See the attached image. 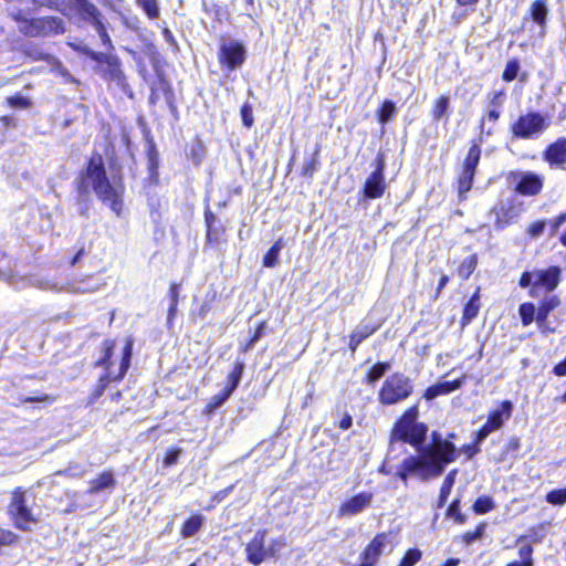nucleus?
Wrapping results in <instances>:
<instances>
[{
    "mask_svg": "<svg viewBox=\"0 0 566 566\" xmlns=\"http://www.w3.org/2000/svg\"><path fill=\"white\" fill-rule=\"evenodd\" d=\"M417 406L405 411L392 430L391 443L397 441L410 443L418 449L419 455L406 458L396 470L386 460L380 469L384 474L397 475L405 484L409 475L423 481L439 476L446 465L455 461L457 458L454 444L443 439L438 432H432L430 443L420 447L428 428L426 424L417 422Z\"/></svg>",
    "mask_w": 566,
    "mask_h": 566,
    "instance_id": "1",
    "label": "nucleus"
},
{
    "mask_svg": "<svg viewBox=\"0 0 566 566\" xmlns=\"http://www.w3.org/2000/svg\"><path fill=\"white\" fill-rule=\"evenodd\" d=\"M83 184L92 186L98 198L113 211L119 213L122 209V187L111 184L106 177L104 161L99 154H94L91 157Z\"/></svg>",
    "mask_w": 566,
    "mask_h": 566,
    "instance_id": "2",
    "label": "nucleus"
},
{
    "mask_svg": "<svg viewBox=\"0 0 566 566\" xmlns=\"http://www.w3.org/2000/svg\"><path fill=\"white\" fill-rule=\"evenodd\" d=\"M9 15L17 22L19 31L27 36H52L65 32L64 22L57 17L29 18L30 11H23L11 4Z\"/></svg>",
    "mask_w": 566,
    "mask_h": 566,
    "instance_id": "3",
    "label": "nucleus"
},
{
    "mask_svg": "<svg viewBox=\"0 0 566 566\" xmlns=\"http://www.w3.org/2000/svg\"><path fill=\"white\" fill-rule=\"evenodd\" d=\"M114 342L105 340L104 343V357L98 361V365L104 366L106 368V374L101 377L99 385L96 390V396H101L107 385L111 381L119 380L124 377L127 369L129 368L132 349H133V339L129 337L126 339L125 346L123 348V356L120 359L118 371L115 373L113 369V363L111 361L112 353H113Z\"/></svg>",
    "mask_w": 566,
    "mask_h": 566,
    "instance_id": "4",
    "label": "nucleus"
},
{
    "mask_svg": "<svg viewBox=\"0 0 566 566\" xmlns=\"http://www.w3.org/2000/svg\"><path fill=\"white\" fill-rule=\"evenodd\" d=\"M413 391L412 381L403 374H392L382 384L378 400L380 403L390 406L406 400Z\"/></svg>",
    "mask_w": 566,
    "mask_h": 566,
    "instance_id": "5",
    "label": "nucleus"
},
{
    "mask_svg": "<svg viewBox=\"0 0 566 566\" xmlns=\"http://www.w3.org/2000/svg\"><path fill=\"white\" fill-rule=\"evenodd\" d=\"M9 514L17 528L22 531L31 530V524L36 523L35 516L25 505V499L20 490L13 492L12 501L9 505Z\"/></svg>",
    "mask_w": 566,
    "mask_h": 566,
    "instance_id": "6",
    "label": "nucleus"
},
{
    "mask_svg": "<svg viewBox=\"0 0 566 566\" xmlns=\"http://www.w3.org/2000/svg\"><path fill=\"white\" fill-rule=\"evenodd\" d=\"M547 128L544 117L538 113H528L521 116L513 125L512 132L521 138H532Z\"/></svg>",
    "mask_w": 566,
    "mask_h": 566,
    "instance_id": "7",
    "label": "nucleus"
},
{
    "mask_svg": "<svg viewBox=\"0 0 566 566\" xmlns=\"http://www.w3.org/2000/svg\"><path fill=\"white\" fill-rule=\"evenodd\" d=\"M515 191L523 196H536L543 189L544 179L532 171H515L510 175Z\"/></svg>",
    "mask_w": 566,
    "mask_h": 566,
    "instance_id": "8",
    "label": "nucleus"
},
{
    "mask_svg": "<svg viewBox=\"0 0 566 566\" xmlns=\"http://www.w3.org/2000/svg\"><path fill=\"white\" fill-rule=\"evenodd\" d=\"M385 158L384 155H378L376 159V169L373 174L367 178L364 186L365 197L368 199L380 198L386 190L385 182Z\"/></svg>",
    "mask_w": 566,
    "mask_h": 566,
    "instance_id": "9",
    "label": "nucleus"
},
{
    "mask_svg": "<svg viewBox=\"0 0 566 566\" xmlns=\"http://www.w3.org/2000/svg\"><path fill=\"white\" fill-rule=\"evenodd\" d=\"M219 60L229 70L240 67L245 60L244 46L234 40L223 42L220 46Z\"/></svg>",
    "mask_w": 566,
    "mask_h": 566,
    "instance_id": "10",
    "label": "nucleus"
},
{
    "mask_svg": "<svg viewBox=\"0 0 566 566\" xmlns=\"http://www.w3.org/2000/svg\"><path fill=\"white\" fill-rule=\"evenodd\" d=\"M535 280L530 291L532 296H538L541 290L552 292L559 283L560 269L557 266H551L547 270L534 271Z\"/></svg>",
    "mask_w": 566,
    "mask_h": 566,
    "instance_id": "11",
    "label": "nucleus"
},
{
    "mask_svg": "<svg viewBox=\"0 0 566 566\" xmlns=\"http://www.w3.org/2000/svg\"><path fill=\"white\" fill-rule=\"evenodd\" d=\"M374 500V494L371 492H361L358 493L347 500H345L339 509L338 516L339 517H350L355 516L366 509H368Z\"/></svg>",
    "mask_w": 566,
    "mask_h": 566,
    "instance_id": "12",
    "label": "nucleus"
},
{
    "mask_svg": "<svg viewBox=\"0 0 566 566\" xmlns=\"http://www.w3.org/2000/svg\"><path fill=\"white\" fill-rule=\"evenodd\" d=\"M391 541V533H380L376 535L370 544L366 547L363 560L368 566H374L386 549L392 548Z\"/></svg>",
    "mask_w": 566,
    "mask_h": 566,
    "instance_id": "13",
    "label": "nucleus"
},
{
    "mask_svg": "<svg viewBox=\"0 0 566 566\" xmlns=\"http://www.w3.org/2000/svg\"><path fill=\"white\" fill-rule=\"evenodd\" d=\"M265 531L256 532L252 541L247 545L248 560L253 565H260L266 557Z\"/></svg>",
    "mask_w": 566,
    "mask_h": 566,
    "instance_id": "14",
    "label": "nucleus"
},
{
    "mask_svg": "<svg viewBox=\"0 0 566 566\" xmlns=\"http://www.w3.org/2000/svg\"><path fill=\"white\" fill-rule=\"evenodd\" d=\"M74 8L85 21L93 27L101 22V12L97 7L88 0H74Z\"/></svg>",
    "mask_w": 566,
    "mask_h": 566,
    "instance_id": "15",
    "label": "nucleus"
},
{
    "mask_svg": "<svg viewBox=\"0 0 566 566\" xmlns=\"http://www.w3.org/2000/svg\"><path fill=\"white\" fill-rule=\"evenodd\" d=\"M545 159L553 166H563L566 164V138H559L551 145L546 153Z\"/></svg>",
    "mask_w": 566,
    "mask_h": 566,
    "instance_id": "16",
    "label": "nucleus"
},
{
    "mask_svg": "<svg viewBox=\"0 0 566 566\" xmlns=\"http://www.w3.org/2000/svg\"><path fill=\"white\" fill-rule=\"evenodd\" d=\"M462 384H463V378H460V379H457L453 381H443V382L436 384L426 390L424 398L427 400H431L438 396L450 394V392L454 391L455 389L460 388Z\"/></svg>",
    "mask_w": 566,
    "mask_h": 566,
    "instance_id": "17",
    "label": "nucleus"
},
{
    "mask_svg": "<svg viewBox=\"0 0 566 566\" xmlns=\"http://www.w3.org/2000/svg\"><path fill=\"white\" fill-rule=\"evenodd\" d=\"M378 326H369L367 324H359L349 336V348L353 353L356 352L359 344L374 334Z\"/></svg>",
    "mask_w": 566,
    "mask_h": 566,
    "instance_id": "18",
    "label": "nucleus"
},
{
    "mask_svg": "<svg viewBox=\"0 0 566 566\" xmlns=\"http://www.w3.org/2000/svg\"><path fill=\"white\" fill-rule=\"evenodd\" d=\"M513 405L511 401H503L501 406L493 410L490 416L489 420L496 426L497 429H501L503 423L509 420L512 416Z\"/></svg>",
    "mask_w": 566,
    "mask_h": 566,
    "instance_id": "19",
    "label": "nucleus"
},
{
    "mask_svg": "<svg viewBox=\"0 0 566 566\" xmlns=\"http://www.w3.org/2000/svg\"><path fill=\"white\" fill-rule=\"evenodd\" d=\"M559 305V300L556 296H548L543 300L539 307L536 310V323L542 327L546 322L548 314Z\"/></svg>",
    "mask_w": 566,
    "mask_h": 566,
    "instance_id": "20",
    "label": "nucleus"
},
{
    "mask_svg": "<svg viewBox=\"0 0 566 566\" xmlns=\"http://www.w3.org/2000/svg\"><path fill=\"white\" fill-rule=\"evenodd\" d=\"M90 493H97L106 489H113L115 486V479L111 471L103 472L98 478L90 482Z\"/></svg>",
    "mask_w": 566,
    "mask_h": 566,
    "instance_id": "21",
    "label": "nucleus"
},
{
    "mask_svg": "<svg viewBox=\"0 0 566 566\" xmlns=\"http://www.w3.org/2000/svg\"><path fill=\"white\" fill-rule=\"evenodd\" d=\"M450 109V98L446 95H441L438 97L432 106V118L434 120H440L441 118L448 119Z\"/></svg>",
    "mask_w": 566,
    "mask_h": 566,
    "instance_id": "22",
    "label": "nucleus"
},
{
    "mask_svg": "<svg viewBox=\"0 0 566 566\" xmlns=\"http://www.w3.org/2000/svg\"><path fill=\"white\" fill-rule=\"evenodd\" d=\"M479 310V291H476L464 306L462 325L469 324L478 315Z\"/></svg>",
    "mask_w": 566,
    "mask_h": 566,
    "instance_id": "23",
    "label": "nucleus"
},
{
    "mask_svg": "<svg viewBox=\"0 0 566 566\" xmlns=\"http://www.w3.org/2000/svg\"><path fill=\"white\" fill-rule=\"evenodd\" d=\"M243 368H244L243 363L237 361L234 364L232 371L229 374L228 385L223 389L224 391L229 392V395H231L234 391V389L238 387V385L241 380L242 374H243Z\"/></svg>",
    "mask_w": 566,
    "mask_h": 566,
    "instance_id": "24",
    "label": "nucleus"
},
{
    "mask_svg": "<svg viewBox=\"0 0 566 566\" xmlns=\"http://www.w3.org/2000/svg\"><path fill=\"white\" fill-rule=\"evenodd\" d=\"M457 473H458L457 470H452L444 478L441 490H440L439 506H443L448 496L450 495L452 486L455 481Z\"/></svg>",
    "mask_w": 566,
    "mask_h": 566,
    "instance_id": "25",
    "label": "nucleus"
},
{
    "mask_svg": "<svg viewBox=\"0 0 566 566\" xmlns=\"http://www.w3.org/2000/svg\"><path fill=\"white\" fill-rule=\"evenodd\" d=\"M547 7L545 1L537 0L532 4L531 14L532 19L539 25H544L547 17Z\"/></svg>",
    "mask_w": 566,
    "mask_h": 566,
    "instance_id": "26",
    "label": "nucleus"
},
{
    "mask_svg": "<svg viewBox=\"0 0 566 566\" xmlns=\"http://www.w3.org/2000/svg\"><path fill=\"white\" fill-rule=\"evenodd\" d=\"M283 248V239L280 238L273 247L268 251L263 259V265L266 268H273L277 263V258Z\"/></svg>",
    "mask_w": 566,
    "mask_h": 566,
    "instance_id": "27",
    "label": "nucleus"
},
{
    "mask_svg": "<svg viewBox=\"0 0 566 566\" xmlns=\"http://www.w3.org/2000/svg\"><path fill=\"white\" fill-rule=\"evenodd\" d=\"M202 525V517L199 515L191 516L185 522L181 528V535L184 537H190L195 535Z\"/></svg>",
    "mask_w": 566,
    "mask_h": 566,
    "instance_id": "28",
    "label": "nucleus"
},
{
    "mask_svg": "<svg viewBox=\"0 0 566 566\" xmlns=\"http://www.w3.org/2000/svg\"><path fill=\"white\" fill-rule=\"evenodd\" d=\"M474 175H475V172L462 169V172L459 177V186H458L459 197L461 199H463L464 195L471 189Z\"/></svg>",
    "mask_w": 566,
    "mask_h": 566,
    "instance_id": "29",
    "label": "nucleus"
},
{
    "mask_svg": "<svg viewBox=\"0 0 566 566\" xmlns=\"http://www.w3.org/2000/svg\"><path fill=\"white\" fill-rule=\"evenodd\" d=\"M136 1L149 19L155 20L159 17L160 8L158 4V0H136Z\"/></svg>",
    "mask_w": 566,
    "mask_h": 566,
    "instance_id": "30",
    "label": "nucleus"
},
{
    "mask_svg": "<svg viewBox=\"0 0 566 566\" xmlns=\"http://www.w3.org/2000/svg\"><path fill=\"white\" fill-rule=\"evenodd\" d=\"M518 312L524 326H527L533 321H536V308L534 304L523 303L520 305Z\"/></svg>",
    "mask_w": 566,
    "mask_h": 566,
    "instance_id": "31",
    "label": "nucleus"
},
{
    "mask_svg": "<svg viewBox=\"0 0 566 566\" xmlns=\"http://www.w3.org/2000/svg\"><path fill=\"white\" fill-rule=\"evenodd\" d=\"M476 268V256L471 255L464 259L458 268V274L461 279L467 280Z\"/></svg>",
    "mask_w": 566,
    "mask_h": 566,
    "instance_id": "32",
    "label": "nucleus"
},
{
    "mask_svg": "<svg viewBox=\"0 0 566 566\" xmlns=\"http://www.w3.org/2000/svg\"><path fill=\"white\" fill-rule=\"evenodd\" d=\"M390 368V365L388 363H378L374 365L370 370L367 374L366 381L368 384H374L378 379H380L386 371Z\"/></svg>",
    "mask_w": 566,
    "mask_h": 566,
    "instance_id": "33",
    "label": "nucleus"
},
{
    "mask_svg": "<svg viewBox=\"0 0 566 566\" xmlns=\"http://www.w3.org/2000/svg\"><path fill=\"white\" fill-rule=\"evenodd\" d=\"M479 160H480V149L478 146L474 145L468 151L467 158L464 160L463 169L475 172Z\"/></svg>",
    "mask_w": 566,
    "mask_h": 566,
    "instance_id": "34",
    "label": "nucleus"
},
{
    "mask_svg": "<svg viewBox=\"0 0 566 566\" xmlns=\"http://www.w3.org/2000/svg\"><path fill=\"white\" fill-rule=\"evenodd\" d=\"M520 72V62L516 59L510 60L503 71L502 78L505 82L515 80Z\"/></svg>",
    "mask_w": 566,
    "mask_h": 566,
    "instance_id": "35",
    "label": "nucleus"
},
{
    "mask_svg": "<svg viewBox=\"0 0 566 566\" xmlns=\"http://www.w3.org/2000/svg\"><path fill=\"white\" fill-rule=\"evenodd\" d=\"M396 113V106L391 101H385L378 113V118L381 124L388 123Z\"/></svg>",
    "mask_w": 566,
    "mask_h": 566,
    "instance_id": "36",
    "label": "nucleus"
},
{
    "mask_svg": "<svg viewBox=\"0 0 566 566\" xmlns=\"http://www.w3.org/2000/svg\"><path fill=\"white\" fill-rule=\"evenodd\" d=\"M494 509L493 500L490 496L479 497L473 504L476 514H485Z\"/></svg>",
    "mask_w": 566,
    "mask_h": 566,
    "instance_id": "37",
    "label": "nucleus"
},
{
    "mask_svg": "<svg viewBox=\"0 0 566 566\" xmlns=\"http://www.w3.org/2000/svg\"><path fill=\"white\" fill-rule=\"evenodd\" d=\"M57 475H65L67 478H81L85 474V468L77 462L70 463L69 467L62 471L56 472Z\"/></svg>",
    "mask_w": 566,
    "mask_h": 566,
    "instance_id": "38",
    "label": "nucleus"
},
{
    "mask_svg": "<svg viewBox=\"0 0 566 566\" xmlns=\"http://www.w3.org/2000/svg\"><path fill=\"white\" fill-rule=\"evenodd\" d=\"M231 395L229 392L222 390L220 394L214 395L206 406V413L213 412L217 408H219Z\"/></svg>",
    "mask_w": 566,
    "mask_h": 566,
    "instance_id": "39",
    "label": "nucleus"
},
{
    "mask_svg": "<svg viewBox=\"0 0 566 566\" xmlns=\"http://www.w3.org/2000/svg\"><path fill=\"white\" fill-rule=\"evenodd\" d=\"M422 557V553L418 548L407 551L398 566H415Z\"/></svg>",
    "mask_w": 566,
    "mask_h": 566,
    "instance_id": "40",
    "label": "nucleus"
},
{
    "mask_svg": "<svg viewBox=\"0 0 566 566\" xmlns=\"http://www.w3.org/2000/svg\"><path fill=\"white\" fill-rule=\"evenodd\" d=\"M286 546V538L284 536H279L272 539L266 546L268 557L276 556L284 547Z\"/></svg>",
    "mask_w": 566,
    "mask_h": 566,
    "instance_id": "41",
    "label": "nucleus"
},
{
    "mask_svg": "<svg viewBox=\"0 0 566 566\" xmlns=\"http://www.w3.org/2000/svg\"><path fill=\"white\" fill-rule=\"evenodd\" d=\"M28 4H32L33 6V8H29V9L24 10V11H30V13L33 10H36V9H39L41 7H48L50 9L56 10V11H62L60 9L59 0H29Z\"/></svg>",
    "mask_w": 566,
    "mask_h": 566,
    "instance_id": "42",
    "label": "nucleus"
},
{
    "mask_svg": "<svg viewBox=\"0 0 566 566\" xmlns=\"http://www.w3.org/2000/svg\"><path fill=\"white\" fill-rule=\"evenodd\" d=\"M546 500L554 505H563L566 503V489L553 490L547 493Z\"/></svg>",
    "mask_w": 566,
    "mask_h": 566,
    "instance_id": "43",
    "label": "nucleus"
},
{
    "mask_svg": "<svg viewBox=\"0 0 566 566\" xmlns=\"http://www.w3.org/2000/svg\"><path fill=\"white\" fill-rule=\"evenodd\" d=\"M169 295L171 298L170 306H169V314L168 319L170 321L172 316L175 315L177 304H178V296H179V285L174 283L171 284L169 289Z\"/></svg>",
    "mask_w": 566,
    "mask_h": 566,
    "instance_id": "44",
    "label": "nucleus"
},
{
    "mask_svg": "<svg viewBox=\"0 0 566 566\" xmlns=\"http://www.w3.org/2000/svg\"><path fill=\"white\" fill-rule=\"evenodd\" d=\"M241 118H242V123L245 127L250 128L253 126L254 117H253L252 106L250 104L245 103L241 107Z\"/></svg>",
    "mask_w": 566,
    "mask_h": 566,
    "instance_id": "45",
    "label": "nucleus"
},
{
    "mask_svg": "<svg viewBox=\"0 0 566 566\" xmlns=\"http://www.w3.org/2000/svg\"><path fill=\"white\" fill-rule=\"evenodd\" d=\"M7 103L14 108H28L31 106L30 99L21 95H14L7 98Z\"/></svg>",
    "mask_w": 566,
    "mask_h": 566,
    "instance_id": "46",
    "label": "nucleus"
},
{
    "mask_svg": "<svg viewBox=\"0 0 566 566\" xmlns=\"http://www.w3.org/2000/svg\"><path fill=\"white\" fill-rule=\"evenodd\" d=\"M318 165V151L316 150L313 157L303 166V176L312 177L316 171Z\"/></svg>",
    "mask_w": 566,
    "mask_h": 566,
    "instance_id": "47",
    "label": "nucleus"
},
{
    "mask_svg": "<svg viewBox=\"0 0 566 566\" xmlns=\"http://www.w3.org/2000/svg\"><path fill=\"white\" fill-rule=\"evenodd\" d=\"M17 539L18 536L13 532L0 527V547L12 545Z\"/></svg>",
    "mask_w": 566,
    "mask_h": 566,
    "instance_id": "48",
    "label": "nucleus"
},
{
    "mask_svg": "<svg viewBox=\"0 0 566 566\" xmlns=\"http://www.w3.org/2000/svg\"><path fill=\"white\" fill-rule=\"evenodd\" d=\"M499 430L489 419L485 424L476 433V442H482L493 431Z\"/></svg>",
    "mask_w": 566,
    "mask_h": 566,
    "instance_id": "49",
    "label": "nucleus"
},
{
    "mask_svg": "<svg viewBox=\"0 0 566 566\" xmlns=\"http://www.w3.org/2000/svg\"><path fill=\"white\" fill-rule=\"evenodd\" d=\"M94 28H95L101 41L103 42V44L107 45L108 49H112L113 48L112 41H111L109 35L106 32V29H105L103 22L102 21L98 22L97 24L94 25Z\"/></svg>",
    "mask_w": 566,
    "mask_h": 566,
    "instance_id": "50",
    "label": "nucleus"
},
{
    "mask_svg": "<svg viewBox=\"0 0 566 566\" xmlns=\"http://www.w3.org/2000/svg\"><path fill=\"white\" fill-rule=\"evenodd\" d=\"M544 230H545V221H537L530 226L527 232L532 238H537L541 234H543Z\"/></svg>",
    "mask_w": 566,
    "mask_h": 566,
    "instance_id": "51",
    "label": "nucleus"
},
{
    "mask_svg": "<svg viewBox=\"0 0 566 566\" xmlns=\"http://www.w3.org/2000/svg\"><path fill=\"white\" fill-rule=\"evenodd\" d=\"M180 454H181V449L170 450L164 460V464L166 467H171V465L176 464Z\"/></svg>",
    "mask_w": 566,
    "mask_h": 566,
    "instance_id": "52",
    "label": "nucleus"
},
{
    "mask_svg": "<svg viewBox=\"0 0 566 566\" xmlns=\"http://www.w3.org/2000/svg\"><path fill=\"white\" fill-rule=\"evenodd\" d=\"M483 532H484V525L481 524L476 527V530L474 532L465 533L464 541L467 543H472L473 541L479 539L483 535Z\"/></svg>",
    "mask_w": 566,
    "mask_h": 566,
    "instance_id": "53",
    "label": "nucleus"
},
{
    "mask_svg": "<svg viewBox=\"0 0 566 566\" xmlns=\"http://www.w3.org/2000/svg\"><path fill=\"white\" fill-rule=\"evenodd\" d=\"M535 280L534 272H525L520 279V285L522 287L533 286Z\"/></svg>",
    "mask_w": 566,
    "mask_h": 566,
    "instance_id": "54",
    "label": "nucleus"
},
{
    "mask_svg": "<svg viewBox=\"0 0 566 566\" xmlns=\"http://www.w3.org/2000/svg\"><path fill=\"white\" fill-rule=\"evenodd\" d=\"M533 548L531 545H522L520 547V557L523 559L522 562H533L532 560Z\"/></svg>",
    "mask_w": 566,
    "mask_h": 566,
    "instance_id": "55",
    "label": "nucleus"
},
{
    "mask_svg": "<svg viewBox=\"0 0 566 566\" xmlns=\"http://www.w3.org/2000/svg\"><path fill=\"white\" fill-rule=\"evenodd\" d=\"M264 326H265V323H261L255 332V335L251 338V340L249 342V344L243 348V352H247L249 350L255 342H258V339L262 336L263 334V329H264Z\"/></svg>",
    "mask_w": 566,
    "mask_h": 566,
    "instance_id": "56",
    "label": "nucleus"
},
{
    "mask_svg": "<svg viewBox=\"0 0 566 566\" xmlns=\"http://www.w3.org/2000/svg\"><path fill=\"white\" fill-rule=\"evenodd\" d=\"M504 98H505L504 91L496 92V93H494V95L491 99V105L494 106L495 108H499L502 106Z\"/></svg>",
    "mask_w": 566,
    "mask_h": 566,
    "instance_id": "57",
    "label": "nucleus"
},
{
    "mask_svg": "<svg viewBox=\"0 0 566 566\" xmlns=\"http://www.w3.org/2000/svg\"><path fill=\"white\" fill-rule=\"evenodd\" d=\"M520 447H521L520 439L516 437H512L506 444L505 452H510V451L516 452L520 449Z\"/></svg>",
    "mask_w": 566,
    "mask_h": 566,
    "instance_id": "58",
    "label": "nucleus"
},
{
    "mask_svg": "<svg viewBox=\"0 0 566 566\" xmlns=\"http://www.w3.org/2000/svg\"><path fill=\"white\" fill-rule=\"evenodd\" d=\"M459 505H460V501L454 500L448 510V514L450 516H454V517L459 518V521L462 522L463 520L460 518V514H459Z\"/></svg>",
    "mask_w": 566,
    "mask_h": 566,
    "instance_id": "59",
    "label": "nucleus"
},
{
    "mask_svg": "<svg viewBox=\"0 0 566 566\" xmlns=\"http://www.w3.org/2000/svg\"><path fill=\"white\" fill-rule=\"evenodd\" d=\"M34 286H38L39 289H42V290H52V291H57V286L56 284H53V283H50L49 281H36L34 283Z\"/></svg>",
    "mask_w": 566,
    "mask_h": 566,
    "instance_id": "60",
    "label": "nucleus"
},
{
    "mask_svg": "<svg viewBox=\"0 0 566 566\" xmlns=\"http://www.w3.org/2000/svg\"><path fill=\"white\" fill-rule=\"evenodd\" d=\"M566 222V214L565 212L559 214L555 220H554V223H553V234H555L558 230V228Z\"/></svg>",
    "mask_w": 566,
    "mask_h": 566,
    "instance_id": "61",
    "label": "nucleus"
},
{
    "mask_svg": "<svg viewBox=\"0 0 566 566\" xmlns=\"http://www.w3.org/2000/svg\"><path fill=\"white\" fill-rule=\"evenodd\" d=\"M352 417L349 415H346L339 422V427L344 430H347L352 427Z\"/></svg>",
    "mask_w": 566,
    "mask_h": 566,
    "instance_id": "62",
    "label": "nucleus"
},
{
    "mask_svg": "<svg viewBox=\"0 0 566 566\" xmlns=\"http://www.w3.org/2000/svg\"><path fill=\"white\" fill-rule=\"evenodd\" d=\"M24 402H34V401H48V402H52L53 401V398H51L50 396H43L42 398H35V397H28L25 399H23Z\"/></svg>",
    "mask_w": 566,
    "mask_h": 566,
    "instance_id": "63",
    "label": "nucleus"
},
{
    "mask_svg": "<svg viewBox=\"0 0 566 566\" xmlns=\"http://www.w3.org/2000/svg\"><path fill=\"white\" fill-rule=\"evenodd\" d=\"M500 117V112L496 108L489 111L488 118L492 122H496Z\"/></svg>",
    "mask_w": 566,
    "mask_h": 566,
    "instance_id": "64",
    "label": "nucleus"
}]
</instances>
